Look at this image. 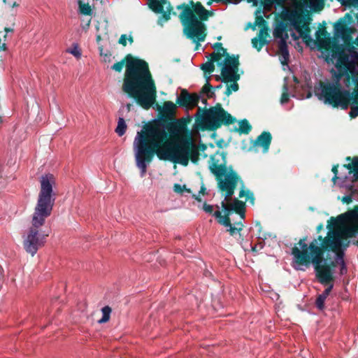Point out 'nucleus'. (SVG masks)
Returning a JSON list of instances; mask_svg holds the SVG:
<instances>
[{
  "label": "nucleus",
  "instance_id": "1",
  "mask_svg": "<svg viewBox=\"0 0 358 358\" xmlns=\"http://www.w3.org/2000/svg\"><path fill=\"white\" fill-rule=\"evenodd\" d=\"M327 235L313 239L308 245L306 239H300L292 248V266L299 271H305L311 264L316 277L322 285L334 280V271L336 264H341V273L347 268L343 258V250L348 246V238L358 233V208L331 217L327 221Z\"/></svg>",
  "mask_w": 358,
  "mask_h": 358
},
{
  "label": "nucleus",
  "instance_id": "2",
  "mask_svg": "<svg viewBox=\"0 0 358 358\" xmlns=\"http://www.w3.org/2000/svg\"><path fill=\"white\" fill-rule=\"evenodd\" d=\"M136 165L143 177L156 155L161 160L187 166L189 159L196 163L199 149L192 134L185 124L171 122L167 129L162 124H150L138 131L133 143Z\"/></svg>",
  "mask_w": 358,
  "mask_h": 358
},
{
  "label": "nucleus",
  "instance_id": "3",
  "mask_svg": "<svg viewBox=\"0 0 358 358\" xmlns=\"http://www.w3.org/2000/svg\"><path fill=\"white\" fill-rule=\"evenodd\" d=\"M336 67L340 74L352 75L357 90L350 93L343 90L338 82L320 83L315 87V95L324 103L343 109L351 107L349 113L352 118L358 116V52L350 55H341L336 60Z\"/></svg>",
  "mask_w": 358,
  "mask_h": 358
},
{
  "label": "nucleus",
  "instance_id": "4",
  "mask_svg": "<svg viewBox=\"0 0 358 358\" xmlns=\"http://www.w3.org/2000/svg\"><path fill=\"white\" fill-rule=\"evenodd\" d=\"M55 184V178L52 174L43 175L40 178V191L31 217V226L22 236L24 248L32 257L45 242V236L39 231L52 214L55 201L53 190Z\"/></svg>",
  "mask_w": 358,
  "mask_h": 358
},
{
  "label": "nucleus",
  "instance_id": "5",
  "mask_svg": "<svg viewBox=\"0 0 358 358\" xmlns=\"http://www.w3.org/2000/svg\"><path fill=\"white\" fill-rule=\"evenodd\" d=\"M126 71L122 90L145 109L156 101L157 88L148 64L129 55L126 57Z\"/></svg>",
  "mask_w": 358,
  "mask_h": 358
},
{
  "label": "nucleus",
  "instance_id": "6",
  "mask_svg": "<svg viewBox=\"0 0 358 358\" xmlns=\"http://www.w3.org/2000/svg\"><path fill=\"white\" fill-rule=\"evenodd\" d=\"M308 2L313 10H321L324 8V0H264V5L268 10L273 6H282L281 17L288 24L292 38L296 40L301 38L310 45L314 41L310 35L309 24L303 16Z\"/></svg>",
  "mask_w": 358,
  "mask_h": 358
},
{
  "label": "nucleus",
  "instance_id": "7",
  "mask_svg": "<svg viewBox=\"0 0 358 358\" xmlns=\"http://www.w3.org/2000/svg\"><path fill=\"white\" fill-rule=\"evenodd\" d=\"M177 8L181 10L179 18L183 26L184 34L195 43L204 41L206 36L205 25L198 20L194 12L201 20H207L211 15L210 12L201 3H194L193 1H190L189 5H179Z\"/></svg>",
  "mask_w": 358,
  "mask_h": 358
},
{
  "label": "nucleus",
  "instance_id": "8",
  "mask_svg": "<svg viewBox=\"0 0 358 358\" xmlns=\"http://www.w3.org/2000/svg\"><path fill=\"white\" fill-rule=\"evenodd\" d=\"M209 168L217 177L220 189L225 192V199L231 198L237 185L238 177L231 168L225 166V155L223 152H216L212 155Z\"/></svg>",
  "mask_w": 358,
  "mask_h": 358
},
{
  "label": "nucleus",
  "instance_id": "9",
  "mask_svg": "<svg viewBox=\"0 0 358 358\" xmlns=\"http://www.w3.org/2000/svg\"><path fill=\"white\" fill-rule=\"evenodd\" d=\"M229 199L227 200L225 199L222 201V210H217L214 213L213 215L217 219L218 222L228 227V231L231 235H234L236 232H239L243 227V224L241 222L234 224L232 226L229 215L232 211H235L240 215L241 220L245 217V203L236 199H234L232 202L229 201Z\"/></svg>",
  "mask_w": 358,
  "mask_h": 358
},
{
  "label": "nucleus",
  "instance_id": "10",
  "mask_svg": "<svg viewBox=\"0 0 358 358\" xmlns=\"http://www.w3.org/2000/svg\"><path fill=\"white\" fill-rule=\"evenodd\" d=\"M222 66L221 74L224 80L230 84L227 85L225 94L229 96L233 92L238 90V85L236 80L239 79V75L237 73L238 66V58L235 56H227L223 60H221Z\"/></svg>",
  "mask_w": 358,
  "mask_h": 358
},
{
  "label": "nucleus",
  "instance_id": "11",
  "mask_svg": "<svg viewBox=\"0 0 358 358\" xmlns=\"http://www.w3.org/2000/svg\"><path fill=\"white\" fill-rule=\"evenodd\" d=\"M203 120L205 126L209 129H214L220 127L222 124L233 122V118L220 106H217L206 111Z\"/></svg>",
  "mask_w": 358,
  "mask_h": 358
},
{
  "label": "nucleus",
  "instance_id": "12",
  "mask_svg": "<svg viewBox=\"0 0 358 358\" xmlns=\"http://www.w3.org/2000/svg\"><path fill=\"white\" fill-rule=\"evenodd\" d=\"M332 171L334 173L332 180L335 185L345 189L346 192H348L352 193L355 192L354 189V182L358 179H355V176L352 172L350 164L343 166L341 168L343 175L341 176H338L337 166H333Z\"/></svg>",
  "mask_w": 358,
  "mask_h": 358
},
{
  "label": "nucleus",
  "instance_id": "13",
  "mask_svg": "<svg viewBox=\"0 0 358 358\" xmlns=\"http://www.w3.org/2000/svg\"><path fill=\"white\" fill-rule=\"evenodd\" d=\"M273 36L275 38L279 39V59L281 64L283 66H285L287 65V63L289 60V52L287 45V39L288 38V34L283 24H279L275 27L273 29Z\"/></svg>",
  "mask_w": 358,
  "mask_h": 358
},
{
  "label": "nucleus",
  "instance_id": "14",
  "mask_svg": "<svg viewBox=\"0 0 358 358\" xmlns=\"http://www.w3.org/2000/svg\"><path fill=\"white\" fill-rule=\"evenodd\" d=\"M298 84L299 82L296 78L292 75L285 78L283 92L280 98L281 104L283 105L289 101L290 96L296 97L301 99L304 98H310L311 96V94L310 92L306 95V97L300 96L296 91Z\"/></svg>",
  "mask_w": 358,
  "mask_h": 358
},
{
  "label": "nucleus",
  "instance_id": "15",
  "mask_svg": "<svg viewBox=\"0 0 358 358\" xmlns=\"http://www.w3.org/2000/svg\"><path fill=\"white\" fill-rule=\"evenodd\" d=\"M150 8L156 13L161 14L158 24L161 26L170 19L171 8L166 0H148Z\"/></svg>",
  "mask_w": 358,
  "mask_h": 358
},
{
  "label": "nucleus",
  "instance_id": "16",
  "mask_svg": "<svg viewBox=\"0 0 358 358\" xmlns=\"http://www.w3.org/2000/svg\"><path fill=\"white\" fill-rule=\"evenodd\" d=\"M227 56L229 55L227 53L226 50L221 47L220 44H217L215 47V52L213 53L212 61L203 64L201 69L206 72L212 73L214 71L215 69L213 62H217V64L222 68L220 62Z\"/></svg>",
  "mask_w": 358,
  "mask_h": 358
},
{
  "label": "nucleus",
  "instance_id": "17",
  "mask_svg": "<svg viewBox=\"0 0 358 358\" xmlns=\"http://www.w3.org/2000/svg\"><path fill=\"white\" fill-rule=\"evenodd\" d=\"M271 141V135L269 132L264 131L257 137L253 143L252 150L255 152L260 150L266 153L268 152Z\"/></svg>",
  "mask_w": 358,
  "mask_h": 358
},
{
  "label": "nucleus",
  "instance_id": "18",
  "mask_svg": "<svg viewBox=\"0 0 358 358\" xmlns=\"http://www.w3.org/2000/svg\"><path fill=\"white\" fill-rule=\"evenodd\" d=\"M199 96L189 94L186 90H182L180 95L178 97V103L187 107H193L197 104Z\"/></svg>",
  "mask_w": 358,
  "mask_h": 358
},
{
  "label": "nucleus",
  "instance_id": "19",
  "mask_svg": "<svg viewBox=\"0 0 358 358\" xmlns=\"http://www.w3.org/2000/svg\"><path fill=\"white\" fill-rule=\"evenodd\" d=\"M333 288V285H330L322 294H320L316 300V306L320 310L324 307V301Z\"/></svg>",
  "mask_w": 358,
  "mask_h": 358
},
{
  "label": "nucleus",
  "instance_id": "20",
  "mask_svg": "<svg viewBox=\"0 0 358 358\" xmlns=\"http://www.w3.org/2000/svg\"><path fill=\"white\" fill-rule=\"evenodd\" d=\"M176 106L171 101H166L162 107V113L164 115H171L174 113Z\"/></svg>",
  "mask_w": 358,
  "mask_h": 358
},
{
  "label": "nucleus",
  "instance_id": "21",
  "mask_svg": "<svg viewBox=\"0 0 358 358\" xmlns=\"http://www.w3.org/2000/svg\"><path fill=\"white\" fill-rule=\"evenodd\" d=\"M111 311V308L108 306L102 308V317L98 321V323L103 324L107 322L110 320Z\"/></svg>",
  "mask_w": 358,
  "mask_h": 358
},
{
  "label": "nucleus",
  "instance_id": "22",
  "mask_svg": "<svg viewBox=\"0 0 358 358\" xmlns=\"http://www.w3.org/2000/svg\"><path fill=\"white\" fill-rule=\"evenodd\" d=\"M79 11L83 15H89L92 13L91 6L87 3H84L81 0L78 1Z\"/></svg>",
  "mask_w": 358,
  "mask_h": 358
},
{
  "label": "nucleus",
  "instance_id": "23",
  "mask_svg": "<svg viewBox=\"0 0 358 358\" xmlns=\"http://www.w3.org/2000/svg\"><path fill=\"white\" fill-rule=\"evenodd\" d=\"M126 129L127 124L125 123L124 118L120 117L117 122V126L115 129V131L120 136H122V135L124 134Z\"/></svg>",
  "mask_w": 358,
  "mask_h": 358
},
{
  "label": "nucleus",
  "instance_id": "24",
  "mask_svg": "<svg viewBox=\"0 0 358 358\" xmlns=\"http://www.w3.org/2000/svg\"><path fill=\"white\" fill-rule=\"evenodd\" d=\"M106 25L104 23H98L96 26V41L98 43L101 40L102 36L106 34Z\"/></svg>",
  "mask_w": 358,
  "mask_h": 358
},
{
  "label": "nucleus",
  "instance_id": "25",
  "mask_svg": "<svg viewBox=\"0 0 358 358\" xmlns=\"http://www.w3.org/2000/svg\"><path fill=\"white\" fill-rule=\"evenodd\" d=\"M245 196V201H250L251 203H254V197L252 193L248 189H242L239 193V197L243 198Z\"/></svg>",
  "mask_w": 358,
  "mask_h": 358
},
{
  "label": "nucleus",
  "instance_id": "26",
  "mask_svg": "<svg viewBox=\"0 0 358 358\" xmlns=\"http://www.w3.org/2000/svg\"><path fill=\"white\" fill-rule=\"evenodd\" d=\"M66 52L68 53L71 54L73 55L76 58L79 59L81 57V51L78 47V45L77 43L73 44L72 47L71 48H69Z\"/></svg>",
  "mask_w": 358,
  "mask_h": 358
},
{
  "label": "nucleus",
  "instance_id": "27",
  "mask_svg": "<svg viewBox=\"0 0 358 358\" xmlns=\"http://www.w3.org/2000/svg\"><path fill=\"white\" fill-rule=\"evenodd\" d=\"M173 190L175 192L181 194H184L185 192H191L190 189L187 188L186 185H181L180 184H175L173 186Z\"/></svg>",
  "mask_w": 358,
  "mask_h": 358
},
{
  "label": "nucleus",
  "instance_id": "28",
  "mask_svg": "<svg viewBox=\"0 0 358 358\" xmlns=\"http://www.w3.org/2000/svg\"><path fill=\"white\" fill-rule=\"evenodd\" d=\"M268 34L266 29H262L260 30L259 33V36L257 38H258L261 41H264L265 44H266L268 42Z\"/></svg>",
  "mask_w": 358,
  "mask_h": 358
},
{
  "label": "nucleus",
  "instance_id": "29",
  "mask_svg": "<svg viewBox=\"0 0 358 358\" xmlns=\"http://www.w3.org/2000/svg\"><path fill=\"white\" fill-rule=\"evenodd\" d=\"M239 130L242 133H248L250 130V126L248 121L243 120L239 122Z\"/></svg>",
  "mask_w": 358,
  "mask_h": 358
},
{
  "label": "nucleus",
  "instance_id": "30",
  "mask_svg": "<svg viewBox=\"0 0 358 358\" xmlns=\"http://www.w3.org/2000/svg\"><path fill=\"white\" fill-rule=\"evenodd\" d=\"M252 43L253 48H256L258 51H259L266 45L264 41H261L256 38L252 40Z\"/></svg>",
  "mask_w": 358,
  "mask_h": 358
},
{
  "label": "nucleus",
  "instance_id": "31",
  "mask_svg": "<svg viewBox=\"0 0 358 358\" xmlns=\"http://www.w3.org/2000/svg\"><path fill=\"white\" fill-rule=\"evenodd\" d=\"M350 164L351 165L352 172L355 176V179H358V158H355L352 160V164Z\"/></svg>",
  "mask_w": 358,
  "mask_h": 358
},
{
  "label": "nucleus",
  "instance_id": "32",
  "mask_svg": "<svg viewBox=\"0 0 358 358\" xmlns=\"http://www.w3.org/2000/svg\"><path fill=\"white\" fill-rule=\"evenodd\" d=\"M124 61L122 60L113 64L111 68L115 71L120 72L124 66Z\"/></svg>",
  "mask_w": 358,
  "mask_h": 358
},
{
  "label": "nucleus",
  "instance_id": "33",
  "mask_svg": "<svg viewBox=\"0 0 358 358\" xmlns=\"http://www.w3.org/2000/svg\"><path fill=\"white\" fill-rule=\"evenodd\" d=\"M127 39L130 41V43L133 41L131 36H129V38H127V35L123 34L120 36L119 43L123 45H126Z\"/></svg>",
  "mask_w": 358,
  "mask_h": 358
},
{
  "label": "nucleus",
  "instance_id": "34",
  "mask_svg": "<svg viewBox=\"0 0 358 358\" xmlns=\"http://www.w3.org/2000/svg\"><path fill=\"white\" fill-rule=\"evenodd\" d=\"M205 190H206L205 187L202 186V187H201V190L199 191V194H198L197 195L194 194V195H193V197H194L195 199L198 200V201H201L200 195H201V194L203 195V194H204V191H205Z\"/></svg>",
  "mask_w": 358,
  "mask_h": 358
},
{
  "label": "nucleus",
  "instance_id": "35",
  "mask_svg": "<svg viewBox=\"0 0 358 358\" xmlns=\"http://www.w3.org/2000/svg\"><path fill=\"white\" fill-rule=\"evenodd\" d=\"M203 91L208 94V96H210L209 93L210 92V85L208 83H207L203 87Z\"/></svg>",
  "mask_w": 358,
  "mask_h": 358
},
{
  "label": "nucleus",
  "instance_id": "36",
  "mask_svg": "<svg viewBox=\"0 0 358 358\" xmlns=\"http://www.w3.org/2000/svg\"><path fill=\"white\" fill-rule=\"evenodd\" d=\"M213 207L211 205H207V204L203 205V210L206 213H211L213 212Z\"/></svg>",
  "mask_w": 358,
  "mask_h": 358
},
{
  "label": "nucleus",
  "instance_id": "37",
  "mask_svg": "<svg viewBox=\"0 0 358 358\" xmlns=\"http://www.w3.org/2000/svg\"><path fill=\"white\" fill-rule=\"evenodd\" d=\"M342 201L343 203H349L352 201V196L350 194V195H346L345 196H343L342 198Z\"/></svg>",
  "mask_w": 358,
  "mask_h": 358
},
{
  "label": "nucleus",
  "instance_id": "38",
  "mask_svg": "<svg viewBox=\"0 0 358 358\" xmlns=\"http://www.w3.org/2000/svg\"><path fill=\"white\" fill-rule=\"evenodd\" d=\"M9 31H12V29H9V28H6L5 29V33L3 35V38L4 41H6V36H7V33L9 32Z\"/></svg>",
  "mask_w": 358,
  "mask_h": 358
},
{
  "label": "nucleus",
  "instance_id": "39",
  "mask_svg": "<svg viewBox=\"0 0 358 358\" xmlns=\"http://www.w3.org/2000/svg\"><path fill=\"white\" fill-rule=\"evenodd\" d=\"M257 20H259V22H257V24L258 25H261V24H262V23H264V20L262 17H261V18H259H259H257Z\"/></svg>",
  "mask_w": 358,
  "mask_h": 358
},
{
  "label": "nucleus",
  "instance_id": "40",
  "mask_svg": "<svg viewBox=\"0 0 358 358\" xmlns=\"http://www.w3.org/2000/svg\"><path fill=\"white\" fill-rule=\"evenodd\" d=\"M249 2H252L255 6L257 5L258 1L257 0H248Z\"/></svg>",
  "mask_w": 358,
  "mask_h": 358
},
{
  "label": "nucleus",
  "instance_id": "41",
  "mask_svg": "<svg viewBox=\"0 0 358 358\" xmlns=\"http://www.w3.org/2000/svg\"><path fill=\"white\" fill-rule=\"evenodd\" d=\"M131 106H132V105H131V103H128V104L127 105V110H128V111H129V110H130Z\"/></svg>",
  "mask_w": 358,
  "mask_h": 358
},
{
  "label": "nucleus",
  "instance_id": "42",
  "mask_svg": "<svg viewBox=\"0 0 358 358\" xmlns=\"http://www.w3.org/2000/svg\"><path fill=\"white\" fill-rule=\"evenodd\" d=\"M9 6H10V7H13H13L17 6V4L16 3V2H14L13 4H9Z\"/></svg>",
  "mask_w": 358,
  "mask_h": 358
},
{
  "label": "nucleus",
  "instance_id": "43",
  "mask_svg": "<svg viewBox=\"0 0 358 358\" xmlns=\"http://www.w3.org/2000/svg\"><path fill=\"white\" fill-rule=\"evenodd\" d=\"M320 31H317V33H316V38H317V41H320V36L318 35V34H319V32H320Z\"/></svg>",
  "mask_w": 358,
  "mask_h": 358
},
{
  "label": "nucleus",
  "instance_id": "44",
  "mask_svg": "<svg viewBox=\"0 0 358 358\" xmlns=\"http://www.w3.org/2000/svg\"><path fill=\"white\" fill-rule=\"evenodd\" d=\"M355 44H356L357 45H358V35H357V38H356V39H355Z\"/></svg>",
  "mask_w": 358,
  "mask_h": 358
},
{
  "label": "nucleus",
  "instance_id": "45",
  "mask_svg": "<svg viewBox=\"0 0 358 358\" xmlns=\"http://www.w3.org/2000/svg\"><path fill=\"white\" fill-rule=\"evenodd\" d=\"M323 226L321 224L320 226L317 227V229L318 231L321 230L322 229Z\"/></svg>",
  "mask_w": 358,
  "mask_h": 358
},
{
  "label": "nucleus",
  "instance_id": "46",
  "mask_svg": "<svg viewBox=\"0 0 358 358\" xmlns=\"http://www.w3.org/2000/svg\"><path fill=\"white\" fill-rule=\"evenodd\" d=\"M336 29H337V30H338V31H340V32L343 33V30H339V29H338V28H336Z\"/></svg>",
  "mask_w": 358,
  "mask_h": 358
},
{
  "label": "nucleus",
  "instance_id": "47",
  "mask_svg": "<svg viewBox=\"0 0 358 358\" xmlns=\"http://www.w3.org/2000/svg\"><path fill=\"white\" fill-rule=\"evenodd\" d=\"M252 250L255 251L256 250V247L252 248Z\"/></svg>",
  "mask_w": 358,
  "mask_h": 358
},
{
  "label": "nucleus",
  "instance_id": "48",
  "mask_svg": "<svg viewBox=\"0 0 358 358\" xmlns=\"http://www.w3.org/2000/svg\"><path fill=\"white\" fill-rule=\"evenodd\" d=\"M5 3H6V0H3Z\"/></svg>",
  "mask_w": 358,
  "mask_h": 358
},
{
  "label": "nucleus",
  "instance_id": "49",
  "mask_svg": "<svg viewBox=\"0 0 358 358\" xmlns=\"http://www.w3.org/2000/svg\"><path fill=\"white\" fill-rule=\"evenodd\" d=\"M357 245H358V241H357Z\"/></svg>",
  "mask_w": 358,
  "mask_h": 358
}]
</instances>
